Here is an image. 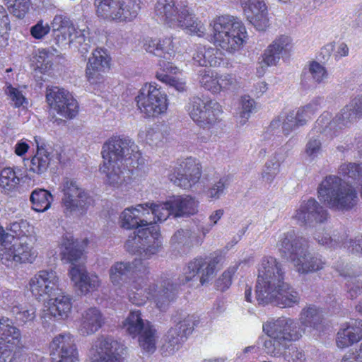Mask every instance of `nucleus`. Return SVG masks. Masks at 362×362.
<instances>
[{"mask_svg": "<svg viewBox=\"0 0 362 362\" xmlns=\"http://www.w3.org/2000/svg\"><path fill=\"white\" fill-rule=\"evenodd\" d=\"M121 226L126 229L135 228L125 243L127 250L139 253L142 258L148 259L156 254L162 246V240L158 226L152 225L151 218L146 216L144 204L125 209L120 215Z\"/></svg>", "mask_w": 362, "mask_h": 362, "instance_id": "1", "label": "nucleus"}, {"mask_svg": "<svg viewBox=\"0 0 362 362\" xmlns=\"http://www.w3.org/2000/svg\"><path fill=\"white\" fill-rule=\"evenodd\" d=\"M224 256L220 252H216L204 259L197 257L190 261L183 268L182 274L178 277L177 284H173L170 279H163L160 286L153 285L149 288L151 298L160 310L166 308L176 296L177 285H185L195 278H199L202 285L211 279L220 265Z\"/></svg>", "mask_w": 362, "mask_h": 362, "instance_id": "2", "label": "nucleus"}, {"mask_svg": "<svg viewBox=\"0 0 362 362\" xmlns=\"http://www.w3.org/2000/svg\"><path fill=\"white\" fill-rule=\"evenodd\" d=\"M263 331L269 337L264 341V351L272 356H280L286 350L284 358L285 362H305L304 351L300 349L290 346L286 348L287 343L298 340L304 332L298 322L291 318L281 317L272 322L263 325Z\"/></svg>", "mask_w": 362, "mask_h": 362, "instance_id": "3", "label": "nucleus"}, {"mask_svg": "<svg viewBox=\"0 0 362 362\" xmlns=\"http://www.w3.org/2000/svg\"><path fill=\"white\" fill-rule=\"evenodd\" d=\"M277 246L281 256L290 261L299 274L316 272L326 265L320 255L308 251L307 239L293 230L280 235Z\"/></svg>", "mask_w": 362, "mask_h": 362, "instance_id": "4", "label": "nucleus"}, {"mask_svg": "<svg viewBox=\"0 0 362 362\" xmlns=\"http://www.w3.org/2000/svg\"><path fill=\"white\" fill-rule=\"evenodd\" d=\"M29 228L27 221L20 220L10 223L12 234L4 232L1 260L6 266L13 267L18 263L33 262L36 257L31 246L32 238L28 235Z\"/></svg>", "mask_w": 362, "mask_h": 362, "instance_id": "5", "label": "nucleus"}, {"mask_svg": "<svg viewBox=\"0 0 362 362\" xmlns=\"http://www.w3.org/2000/svg\"><path fill=\"white\" fill-rule=\"evenodd\" d=\"M317 196L326 206L338 211L352 209L358 201L355 188L337 175H328L322 180Z\"/></svg>", "mask_w": 362, "mask_h": 362, "instance_id": "6", "label": "nucleus"}, {"mask_svg": "<svg viewBox=\"0 0 362 362\" xmlns=\"http://www.w3.org/2000/svg\"><path fill=\"white\" fill-rule=\"evenodd\" d=\"M155 13L160 20L170 26H177L191 34L202 37L206 28L204 24L189 11L186 6L176 4L174 0H158Z\"/></svg>", "mask_w": 362, "mask_h": 362, "instance_id": "7", "label": "nucleus"}, {"mask_svg": "<svg viewBox=\"0 0 362 362\" xmlns=\"http://www.w3.org/2000/svg\"><path fill=\"white\" fill-rule=\"evenodd\" d=\"M53 38L59 47L73 46L84 56L91 47L88 28H75L66 13L56 15L52 22Z\"/></svg>", "mask_w": 362, "mask_h": 362, "instance_id": "8", "label": "nucleus"}, {"mask_svg": "<svg viewBox=\"0 0 362 362\" xmlns=\"http://www.w3.org/2000/svg\"><path fill=\"white\" fill-rule=\"evenodd\" d=\"M210 25L215 45L230 53L240 49L247 35L242 21L233 16H219Z\"/></svg>", "mask_w": 362, "mask_h": 362, "instance_id": "9", "label": "nucleus"}, {"mask_svg": "<svg viewBox=\"0 0 362 362\" xmlns=\"http://www.w3.org/2000/svg\"><path fill=\"white\" fill-rule=\"evenodd\" d=\"M103 158L112 163L137 168L144 163L141 153L135 142L126 136L110 138L103 146Z\"/></svg>", "mask_w": 362, "mask_h": 362, "instance_id": "10", "label": "nucleus"}, {"mask_svg": "<svg viewBox=\"0 0 362 362\" xmlns=\"http://www.w3.org/2000/svg\"><path fill=\"white\" fill-rule=\"evenodd\" d=\"M59 189L62 193V206L66 216L85 214L93 203V198L76 180L64 177Z\"/></svg>", "mask_w": 362, "mask_h": 362, "instance_id": "11", "label": "nucleus"}, {"mask_svg": "<svg viewBox=\"0 0 362 362\" xmlns=\"http://www.w3.org/2000/svg\"><path fill=\"white\" fill-rule=\"evenodd\" d=\"M94 5L99 17L116 22L131 21L140 10L139 4L132 0H95Z\"/></svg>", "mask_w": 362, "mask_h": 362, "instance_id": "12", "label": "nucleus"}, {"mask_svg": "<svg viewBox=\"0 0 362 362\" xmlns=\"http://www.w3.org/2000/svg\"><path fill=\"white\" fill-rule=\"evenodd\" d=\"M122 327L132 338L139 337V345L144 350H156V330L149 321L142 319L140 311L130 312L122 322Z\"/></svg>", "mask_w": 362, "mask_h": 362, "instance_id": "13", "label": "nucleus"}, {"mask_svg": "<svg viewBox=\"0 0 362 362\" xmlns=\"http://www.w3.org/2000/svg\"><path fill=\"white\" fill-rule=\"evenodd\" d=\"M284 272L281 264L273 257H264L258 267V276L256 284V299H264L268 296L267 291L278 286L284 281Z\"/></svg>", "mask_w": 362, "mask_h": 362, "instance_id": "14", "label": "nucleus"}, {"mask_svg": "<svg viewBox=\"0 0 362 362\" xmlns=\"http://www.w3.org/2000/svg\"><path fill=\"white\" fill-rule=\"evenodd\" d=\"M187 111L192 119L203 129H210L218 121L222 112L220 104L212 99L193 97L189 99Z\"/></svg>", "mask_w": 362, "mask_h": 362, "instance_id": "15", "label": "nucleus"}, {"mask_svg": "<svg viewBox=\"0 0 362 362\" xmlns=\"http://www.w3.org/2000/svg\"><path fill=\"white\" fill-rule=\"evenodd\" d=\"M173 319L176 325L168 331L163 346V349L169 354H173L182 347L196 325L194 317L182 312H177Z\"/></svg>", "mask_w": 362, "mask_h": 362, "instance_id": "16", "label": "nucleus"}, {"mask_svg": "<svg viewBox=\"0 0 362 362\" xmlns=\"http://www.w3.org/2000/svg\"><path fill=\"white\" fill-rule=\"evenodd\" d=\"M138 108L146 117H156L167 110V98L160 88L145 84L136 97Z\"/></svg>", "mask_w": 362, "mask_h": 362, "instance_id": "17", "label": "nucleus"}, {"mask_svg": "<svg viewBox=\"0 0 362 362\" xmlns=\"http://www.w3.org/2000/svg\"><path fill=\"white\" fill-rule=\"evenodd\" d=\"M201 175L202 168L199 163L189 157L177 162L168 177L176 186L188 189L199 182Z\"/></svg>", "mask_w": 362, "mask_h": 362, "instance_id": "18", "label": "nucleus"}, {"mask_svg": "<svg viewBox=\"0 0 362 362\" xmlns=\"http://www.w3.org/2000/svg\"><path fill=\"white\" fill-rule=\"evenodd\" d=\"M46 100L52 109L66 119H72L78 113L77 101L68 90L64 88L57 86L47 88Z\"/></svg>", "mask_w": 362, "mask_h": 362, "instance_id": "19", "label": "nucleus"}, {"mask_svg": "<svg viewBox=\"0 0 362 362\" xmlns=\"http://www.w3.org/2000/svg\"><path fill=\"white\" fill-rule=\"evenodd\" d=\"M143 47L147 52L163 58L160 60L159 65L163 71L175 72L176 66L171 62L175 56L171 37L159 40L147 37L144 40Z\"/></svg>", "mask_w": 362, "mask_h": 362, "instance_id": "20", "label": "nucleus"}, {"mask_svg": "<svg viewBox=\"0 0 362 362\" xmlns=\"http://www.w3.org/2000/svg\"><path fill=\"white\" fill-rule=\"evenodd\" d=\"M293 217L300 226L314 227L327 221L328 212L316 199L310 198L300 204Z\"/></svg>", "mask_w": 362, "mask_h": 362, "instance_id": "21", "label": "nucleus"}, {"mask_svg": "<svg viewBox=\"0 0 362 362\" xmlns=\"http://www.w3.org/2000/svg\"><path fill=\"white\" fill-rule=\"evenodd\" d=\"M21 334L13 321L5 317L0 318V362H6L14 348L21 344Z\"/></svg>", "mask_w": 362, "mask_h": 362, "instance_id": "22", "label": "nucleus"}, {"mask_svg": "<svg viewBox=\"0 0 362 362\" xmlns=\"http://www.w3.org/2000/svg\"><path fill=\"white\" fill-rule=\"evenodd\" d=\"M97 354L90 362H122L127 348L112 337H100L95 343Z\"/></svg>", "mask_w": 362, "mask_h": 362, "instance_id": "23", "label": "nucleus"}, {"mask_svg": "<svg viewBox=\"0 0 362 362\" xmlns=\"http://www.w3.org/2000/svg\"><path fill=\"white\" fill-rule=\"evenodd\" d=\"M30 289L33 296L39 298L44 296H55L59 288V277L52 269L39 271L29 282Z\"/></svg>", "mask_w": 362, "mask_h": 362, "instance_id": "24", "label": "nucleus"}, {"mask_svg": "<svg viewBox=\"0 0 362 362\" xmlns=\"http://www.w3.org/2000/svg\"><path fill=\"white\" fill-rule=\"evenodd\" d=\"M50 355L56 362H78V351L70 334H60L50 343Z\"/></svg>", "mask_w": 362, "mask_h": 362, "instance_id": "25", "label": "nucleus"}, {"mask_svg": "<svg viewBox=\"0 0 362 362\" xmlns=\"http://www.w3.org/2000/svg\"><path fill=\"white\" fill-rule=\"evenodd\" d=\"M278 286H274L271 291H267L268 296L264 299H257L259 304L272 303L281 308L292 307L299 302V295L293 288L284 281Z\"/></svg>", "mask_w": 362, "mask_h": 362, "instance_id": "26", "label": "nucleus"}, {"mask_svg": "<svg viewBox=\"0 0 362 362\" xmlns=\"http://www.w3.org/2000/svg\"><path fill=\"white\" fill-rule=\"evenodd\" d=\"M108 68L109 61L106 52L101 48L94 49L92 56L88 59L86 69L88 81L92 84L100 83L103 78V74Z\"/></svg>", "mask_w": 362, "mask_h": 362, "instance_id": "27", "label": "nucleus"}, {"mask_svg": "<svg viewBox=\"0 0 362 362\" xmlns=\"http://www.w3.org/2000/svg\"><path fill=\"white\" fill-rule=\"evenodd\" d=\"M362 339V320H351L344 323L339 330L337 345L344 349L351 346Z\"/></svg>", "mask_w": 362, "mask_h": 362, "instance_id": "28", "label": "nucleus"}, {"mask_svg": "<svg viewBox=\"0 0 362 362\" xmlns=\"http://www.w3.org/2000/svg\"><path fill=\"white\" fill-rule=\"evenodd\" d=\"M69 275L75 286L81 294H87L97 289L99 286L98 276L88 274L83 266L72 267Z\"/></svg>", "mask_w": 362, "mask_h": 362, "instance_id": "29", "label": "nucleus"}, {"mask_svg": "<svg viewBox=\"0 0 362 362\" xmlns=\"http://www.w3.org/2000/svg\"><path fill=\"white\" fill-rule=\"evenodd\" d=\"M203 242L198 233L190 228H180L171 237L170 243L175 249L181 253L187 252L195 245H199Z\"/></svg>", "mask_w": 362, "mask_h": 362, "instance_id": "30", "label": "nucleus"}, {"mask_svg": "<svg viewBox=\"0 0 362 362\" xmlns=\"http://www.w3.org/2000/svg\"><path fill=\"white\" fill-rule=\"evenodd\" d=\"M291 40L286 35H281L265 49L263 62L267 66L276 65L281 57L286 54L291 49Z\"/></svg>", "mask_w": 362, "mask_h": 362, "instance_id": "31", "label": "nucleus"}, {"mask_svg": "<svg viewBox=\"0 0 362 362\" xmlns=\"http://www.w3.org/2000/svg\"><path fill=\"white\" fill-rule=\"evenodd\" d=\"M52 296L49 299V307L45 315L53 317L57 320L67 318L72 308L71 298L64 295L61 289Z\"/></svg>", "mask_w": 362, "mask_h": 362, "instance_id": "32", "label": "nucleus"}, {"mask_svg": "<svg viewBox=\"0 0 362 362\" xmlns=\"http://www.w3.org/2000/svg\"><path fill=\"white\" fill-rule=\"evenodd\" d=\"M244 14L257 30L265 31L269 27L267 8L263 0L244 8Z\"/></svg>", "mask_w": 362, "mask_h": 362, "instance_id": "33", "label": "nucleus"}, {"mask_svg": "<svg viewBox=\"0 0 362 362\" xmlns=\"http://www.w3.org/2000/svg\"><path fill=\"white\" fill-rule=\"evenodd\" d=\"M104 317L96 308H90L82 315L79 331L82 335H90L97 332L104 324Z\"/></svg>", "mask_w": 362, "mask_h": 362, "instance_id": "34", "label": "nucleus"}, {"mask_svg": "<svg viewBox=\"0 0 362 362\" xmlns=\"http://www.w3.org/2000/svg\"><path fill=\"white\" fill-rule=\"evenodd\" d=\"M107 172L106 183L113 187H119L130 178L133 167L127 165L105 163Z\"/></svg>", "mask_w": 362, "mask_h": 362, "instance_id": "35", "label": "nucleus"}, {"mask_svg": "<svg viewBox=\"0 0 362 362\" xmlns=\"http://www.w3.org/2000/svg\"><path fill=\"white\" fill-rule=\"evenodd\" d=\"M199 202L190 196L171 197L174 217H187L198 211Z\"/></svg>", "mask_w": 362, "mask_h": 362, "instance_id": "36", "label": "nucleus"}, {"mask_svg": "<svg viewBox=\"0 0 362 362\" xmlns=\"http://www.w3.org/2000/svg\"><path fill=\"white\" fill-rule=\"evenodd\" d=\"M35 141L37 143L36 153L30 160H24V162L27 161L29 163V171L40 175L47 170L51 157L49 152L47 151L45 146L39 145L37 136L35 137ZM25 165H27L28 164L25 163Z\"/></svg>", "mask_w": 362, "mask_h": 362, "instance_id": "37", "label": "nucleus"}, {"mask_svg": "<svg viewBox=\"0 0 362 362\" xmlns=\"http://www.w3.org/2000/svg\"><path fill=\"white\" fill-rule=\"evenodd\" d=\"M61 254L63 259L71 264V267L81 266L76 263L83 255V249L77 241H74L72 236L63 237L61 243Z\"/></svg>", "mask_w": 362, "mask_h": 362, "instance_id": "38", "label": "nucleus"}, {"mask_svg": "<svg viewBox=\"0 0 362 362\" xmlns=\"http://www.w3.org/2000/svg\"><path fill=\"white\" fill-rule=\"evenodd\" d=\"M305 123L306 118H304L302 112L298 110L296 112L294 111L289 112L282 122L280 118L274 119L271 122L269 128L271 130H273L278 128L281 124L283 132L284 134L288 135L298 127L303 126Z\"/></svg>", "mask_w": 362, "mask_h": 362, "instance_id": "39", "label": "nucleus"}, {"mask_svg": "<svg viewBox=\"0 0 362 362\" xmlns=\"http://www.w3.org/2000/svg\"><path fill=\"white\" fill-rule=\"evenodd\" d=\"M171 198L165 202L160 204H144L146 215L153 216V220L151 221L152 226H156V222H162L165 221L170 215L173 214V205L170 204ZM149 227L151 225H148Z\"/></svg>", "mask_w": 362, "mask_h": 362, "instance_id": "40", "label": "nucleus"}, {"mask_svg": "<svg viewBox=\"0 0 362 362\" xmlns=\"http://www.w3.org/2000/svg\"><path fill=\"white\" fill-rule=\"evenodd\" d=\"M291 148L289 142L286 143L285 146L281 148L279 151L275 153L274 158L268 160L264 165V168L262 173V178L267 182H272L274 177L279 173V167L281 162L285 158L286 156H280V154L284 151H287Z\"/></svg>", "mask_w": 362, "mask_h": 362, "instance_id": "41", "label": "nucleus"}, {"mask_svg": "<svg viewBox=\"0 0 362 362\" xmlns=\"http://www.w3.org/2000/svg\"><path fill=\"white\" fill-rule=\"evenodd\" d=\"M133 266L129 262L115 263L110 269V278L115 286H122L133 278Z\"/></svg>", "mask_w": 362, "mask_h": 362, "instance_id": "42", "label": "nucleus"}, {"mask_svg": "<svg viewBox=\"0 0 362 362\" xmlns=\"http://www.w3.org/2000/svg\"><path fill=\"white\" fill-rule=\"evenodd\" d=\"M53 200L52 194L48 190L42 188L35 189L30 196L32 209L37 212H44L48 210Z\"/></svg>", "mask_w": 362, "mask_h": 362, "instance_id": "43", "label": "nucleus"}, {"mask_svg": "<svg viewBox=\"0 0 362 362\" xmlns=\"http://www.w3.org/2000/svg\"><path fill=\"white\" fill-rule=\"evenodd\" d=\"M315 239L320 245L330 248H336L342 245L349 247V245L348 235L344 230L341 233L334 231L332 235L327 233L322 235L317 233L315 235Z\"/></svg>", "mask_w": 362, "mask_h": 362, "instance_id": "44", "label": "nucleus"}, {"mask_svg": "<svg viewBox=\"0 0 362 362\" xmlns=\"http://www.w3.org/2000/svg\"><path fill=\"white\" fill-rule=\"evenodd\" d=\"M339 173L346 177L348 182L362 188V163H349L340 165Z\"/></svg>", "mask_w": 362, "mask_h": 362, "instance_id": "45", "label": "nucleus"}, {"mask_svg": "<svg viewBox=\"0 0 362 362\" xmlns=\"http://www.w3.org/2000/svg\"><path fill=\"white\" fill-rule=\"evenodd\" d=\"M300 324L305 327L318 329L322 322V313L315 307H308L300 315Z\"/></svg>", "mask_w": 362, "mask_h": 362, "instance_id": "46", "label": "nucleus"}, {"mask_svg": "<svg viewBox=\"0 0 362 362\" xmlns=\"http://www.w3.org/2000/svg\"><path fill=\"white\" fill-rule=\"evenodd\" d=\"M322 137L320 134H315V131H310L308 140L305 147V154L310 160H313L322 154Z\"/></svg>", "mask_w": 362, "mask_h": 362, "instance_id": "47", "label": "nucleus"}, {"mask_svg": "<svg viewBox=\"0 0 362 362\" xmlns=\"http://www.w3.org/2000/svg\"><path fill=\"white\" fill-rule=\"evenodd\" d=\"M199 82L202 87L213 93L220 91L217 74L209 69H204L199 71Z\"/></svg>", "mask_w": 362, "mask_h": 362, "instance_id": "48", "label": "nucleus"}, {"mask_svg": "<svg viewBox=\"0 0 362 362\" xmlns=\"http://www.w3.org/2000/svg\"><path fill=\"white\" fill-rule=\"evenodd\" d=\"M11 314L19 325H25L34 320L35 318V308L32 305H23L21 303L18 307H13Z\"/></svg>", "mask_w": 362, "mask_h": 362, "instance_id": "49", "label": "nucleus"}, {"mask_svg": "<svg viewBox=\"0 0 362 362\" xmlns=\"http://www.w3.org/2000/svg\"><path fill=\"white\" fill-rule=\"evenodd\" d=\"M54 54L46 49H39L35 56L33 57V63L35 64V70L45 73L49 69L52 65Z\"/></svg>", "mask_w": 362, "mask_h": 362, "instance_id": "50", "label": "nucleus"}, {"mask_svg": "<svg viewBox=\"0 0 362 362\" xmlns=\"http://www.w3.org/2000/svg\"><path fill=\"white\" fill-rule=\"evenodd\" d=\"M20 182V177L13 168H6L0 173V185L5 190H12Z\"/></svg>", "mask_w": 362, "mask_h": 362, "instance_id": "51", "label": "nucleus"}, {"mask_svg": "<svg viewBox=\"0 0 362 362\" xmlns=\"http://www.w3.org/2000/svg\"><path fill=\"white\" fill-rule=\"evenodd\" d=\"M358 118L351 105L349 103L341 109V112L334 117L338 129H342L353 123Z\"/></svg>", "mask_w": 362, "mask_h": 362, "instance_id": "52", "label": "nucleus"}, {"mask_svg": "<svg viewBox=\"0 0 362 362\" xmlns=\"http://www.w3.org/2000/svg\"><path fill=\"white\" fill-rule=\"evenodd\" d=\"M229 185L228 179L226 177H221L207 189L206 194L207 197L217 200L226 194V189Z\"/></svg>", "mask_w": 362, "mask_h": 362, "instance_id": "53", "label": "nucleus"}, {"mask_svg": "<svg viewBox=\"0 0 362 362\" xmlns=\"http://www.w3.org/2000/svg\"><path fill=\"white\" fill-rule=\"evenodd\" d=\"M337 123L334 122V118L331 120V115L329 113H324L315 122V127L311 131H315V134L326 132L328 129L329 131L334 130L336 132Z\"/></svg>", "mask_w": 362, "mask_h": 362, "instance_id": "54", "label": "nucleus"}, {"mask_svg": "<svg viewBox=\"0 0 362 362\" xmlns=\"http://www.w3.org/2000/svg\"><path fill=\"white\" fill-rule=\"evenodd\" d=\"M239 264L230 267L216 281V288L221 291L228 289L232 284V277L237 272Z\"/></svg>", "mask_w": 362, "mask_h": 362, "instance_id": "55", "label": "nucleus"}, {"mask_svg": "<svg viewBox=\"0 0 362 362\" xmlns=\"http://www.w3.org/2000/svg\"><path fill=\"white\" fill-rule=\"evenodd\" d=\"M177 68L176 67L175 71H177ZM165 74H157V78L164 82L165 83L169 85L170 88H175L178 92H184L187 90L186 83L182 79L177 78L175 77L170 76L168 74L170 72L165 71ZM176 72H173V74H175Z\"/></svg>", "mask_w": 362, "mask_h": 362, "instance_id": "56", "label": "nucleus"}, {"mask_svg": "<svg viewBox=\"0 0 362 362\" xmlns=\"http://www.w3.org/2000/svg\"><path fill=\"white\" fill-rule=\"evenodd\" d=\"M8 8L17 18H23L28 11L30 7L29 0H8Z\"/></svg>", "mask_w": 362, "mask_h": 362, "instance_id": "57", "label": "nucleus"}, {"mask_svg": "<svg viewBox=\"0 0 362 362\" xmlns=\"http://www.w3.org/2000/svg\"><path fill=\"white\" fill-rule=\"evenodd\" d=\"M309 74L313 80L317 83L323 82L327 76L325 67L316 62H313L310 64Z\"/></svg>", "mask_w": 362, "mask_h": 362, "instance_id": "58", "label": "nucleus"}, {"mask_svg": "<svg viewBox=\"0 0 362 362\" xmlns=\"http://www.w3.org/2000/svg\"><path fill=\"white\" fill-rule=\"evenodd\" d=\"M51 27L49 24L47 23H44L42 20H40L30 27V33L33 38L40 40L47 35L49 33Z\"/></svg>", "mask_w": 362, "mask_h": 362, "instance_id": "59", "label": "nucleus"}, {"mask_svg": "<svg viewBox=\"0 0 362 362\" xmlns=\"http://www.w3.org/2000/svg\"><path fill=\"white\" fill-rule=\"evenodd\" d=\"M3 303L4 309H9L11 313L13 311V307L20 304L21 297L17 294L16 291H8L2 293Z\"/></svg>", "mask_w": 362, "mask_h": 362, "instance_id": "60", "label": "nucleus"}, {"mask_svg": "<svg viewBox=\"0 0 362 362\" xmlns=\"http://www.w3.org/2000/svg\"><path fill=\"white\" fill-rule=\"evenodd\" d=\"M323 101L322 98H316L305 106L299 108L298 110L302 112V115L304 116V118H306L307 121L321 107Z\"/></svg>", "mask_w": 362, "mask_h": 362, "instance_id": "61", "label": "nucleus"}, {"mask_svg": "<svg viewBox=\"0 0 362 362\" xmlns=\"http://www.w3.org/2000/svg\"><path fill=\"white\" fill-rule=\"evenodd\" d=\"M346 286L351 298H354L362 293V281L356 276H348Z\"/></svg>", "mask_w": 362, "mask_h": 362, "instance_id": "62", "label": "nucleus"}, {"mask_svg": "<svg viewBox=\"0 0 362 362\" xmlns=\"http://www.w3.org/2000/svg\"><path fill=\"white\" fill-rule=\"evenodd\" d=\"M133 266V278L144 277L149 274V269L146 263L141 259H135L132 262H130Z\"/></svg>", "mask_w": 362, "mask_h": 362, "instance_id": "63", "label": "nucleus"}, {"mask_svg": "<svg viewBox=\"0 0 362 362\" xmlns=\"http://www.w3.org/2000/svg\"><path fill=\"white\" fill-rule=\"evenodd\" d=\"M242 110L240 111V117L247 119L250 113L255 110V101L249 95H244L241 100Z\"/></svg>", "mask_w": 362, "mask_h": 362, "instance_id": "64", "label": "nucleus"}]
</instances>
